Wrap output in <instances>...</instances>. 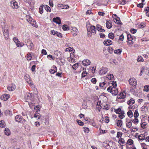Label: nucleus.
<instances>
[{
    "label": "nucleus",
    "instance_id": "1a4fd4ad",
    "mask_svg": "<svg viewBox=\"0 0 149 149\" xmlns=\"http://www.w3.org/2000/svg\"><path fill=\"white\" fill-rule=\"evenodd\" d=\"M10 96L9 95L5 94L1 97V99L4 101H6L10 97Z\"/></svg>",
    "mask_w": 149,
    "mask_h": 149
},
{
    "label": "nucleus",
    "instance_id": "f3484780",
    "mask_svg": "<svg viewBox=\"0 0 149 149\" xmlns=\"http://www.w3.org/2000/svg\"><path fill=\"white\" fill-rule=\"evenodd\" d=\"M139 140L142 141L144 140H145V136L144 134H141L138 136Z\"/></svg>",
    "mask_w": 149,
    "mask_h": 149
},
{
    "label": "nucleus",
    "instance_id": "c756f323",
    "mask_svg": "<svg viewBox=\"0 0 149 149\" xmlns=\"http://www.w3.org/2000/svg\"><path fill=\"white\" fill-rule=\"evenodd\" d=\"M146 11V16L149 17V7H147L145 9Z\"/></svg>",
    "mask_w": 149,
    "mask_h": 149
},
{
    "label": "nucleus",
    "instance_id": "2f4dec72",
    "mask_svg": "<svg viewBox=\"0 0 149 149\" xmlns=\"http://www.w3.org/2000/svg\"><path fill=\"white\" fill-rule=\"evenodd\" d=\"M144 91L148 92L149 91V85H145L144 86V88L143 89Z\"/></svg>",
    "mask_w": 149,
    "mask_h": 149
},
{
    "label": "nucleus",
    "instance_id": "58836bf2",
    "mask_svg": "<svg viewBox=\"0 0 149 149\" xmlns=\"http://www.w3.org/2000/svg\"><path fill=\"white\" fill-rule=\"evenodd\" d=\"M113 89V88L111 86H110L107 88V90L108 92L112 93Z\"/></svg>",
    "mask_w": 149,
    "mask_h": 149
},
{
    "label": "nucleus",
    "instance_id": "a211bd4d",
    "mask_svg": "<svg viewBox=\"0 0 149 149\" xmlns=\"http://www.w3.org/2000/svg\"><path fill=\"white\" fill-rule=\"evenodd\" d=\"M4 133L5 135L9 136L10 134L11 133L9 129L7 128H5Z\"/></svg>",
    "mask_w": 149,
    "mask_h": 149
},
{
    "label": "nucleus",
    "instance_id": "6e6552de",
    "mask_svg": "<svg viewBox=\"0 0 149 149\" xmlns=\"http://www.w3.org/2000/svg\"><path fill=\"white\" fill-rule=\"evenodd\" d=\"M107 68L103 67L101 70L100 71V75L104 74L107 72Z\"/></svg>",
    "mask_w": 149,
    "mask_h": 149
},
{
    "label": "nucleus",
    "instance_id": "0eeeda50",
    "mask_svg": "<svg viewBox=\"0 0 149 149\" xmlns=\"http://www.w3.org/2000/svg\"><path fill=\"white\" fill-rule=\"evenodd\" d=\"M126 93L125 92L121 93L118 96L117 98L119 99H124L126 96Z\"/></svg>",
    "mask_w": 149,
    "mask_h": 149
},
{
    "label": "nucleus",
    "instance_id": "4468645a",
    "mask_svg": "<svg viewBox=\"0 0 149 149\" xmlns=\"http://www.w3.org/2000/svg\"><path fill=\"white\" fill-rule=\"evenodd\" d=\"M58 6L59 8H61L62 9H67L69 8L68 5H63L62 4H58Z\"/></svg>",
    "mask_w": 149,
    "mask_h": 149
},
{
    "label": "nucleus",
    "instance_id": "f704fd0d",
    "mask_svg": "<svg viewBox=\"0 0 149 149\" xmlns=\"http://www.w3.org/2000/svg\"><path fill=\"white\" fill-rule=\"evenodd\" d=\"M123 134V133L120 132H118L117 133L116 137L118 138H120Z\"/></svg>",
    "mask_w": 149,
    "mask_h": 149
},
{
    "label": "nucleus",
    "instance_id": "5701e85b",
    "mask_svg": "<svg viewBox=\"0 0 149 149\" xmlns=\"http://www.w3.org/2000/svg\"><path fill=\"white\" fill-rule=\"evenodd\" d=\"M118 90L117 88L113 89V92L112 93V94L113 95H116L118 94Z\"/></svg>",
    "mask_w": 149,
    "mask_h": 149
},
{
    "label": "nucleus",
    "instance_id": "5fc2aeb1",
    "mask_svg": "<svg viewBox=\"0 0 149 149\" xmlns=\"http://www.w3.org/2000/svg\"><path fill=\"white\" fill-rule=\"evenodd\" d=\"M124 113H121L120 114H119L118 116V117L120 119H123L124 117L125 116L124 114Z\"/></svg>",
    "mask_w": 149,
    "mask_h": 149
},
{
    "label": "nucleus",
    "instance_id": "a878e982",
    "mask_svg": "<svg viewBox=\"0 0 149 149\" xmlns=\"http://www.w3.org/2000/svg\"><path fill=\"white\" fill-rule=\"evenodd\" d=\"M141 125L142 128L143 129L146 128L147 127V124L145 122H143L142 123H141Z\"/></svg>",
    "mask_w": 149,
    "mask_h": 149
},
{
    "label": "nucleus",
    "instance_id": "ea45409f",
    "mask_svg": "<svg viewBox=\"0 0 149 149\" xmlns=\"http://www.w3.org/2000/svg\"><path fill=\"white\" fill-rule=\"evenodd\" d=\"M139 116V114L137 109L136 110L134 114V116L135 118H137Z\"/></svg>",
    "mask_w": 149,
    "mask_h": 149
},
{
    "label": "nucleus",
    "instance_id": "dca6fc26",
    "mask_svg": "<svg viewBox=\"0 0 149 149\" xmlns=\"http://www.w3.org/2000/svg\"><path fill=\"white\" fill-rule=\"evenodd\" d=\"M127 42L129 45H132L134 43V42L133 41L134 40V38H127Z\"/></svg>",
    "mask_w": 149,
    "mask_h": 149
},
{
    "label": "nucleus",
    "instance_id": "e433bc0d",
    "mask_svg": "<svg viewBox=\"0 0 149 149\" xmlns=\"http://www.w3.org/2000/svg\"><path fill=\"white\" fill-rule=\"evenodd\" d=\"M26 18L27 21L29 23H30V22L32 21L33 20V19L29 15L26 16Z\"/></svg>",
    "mask_w": 149,
    "mask_h": 149
},
{
    "label": "nucleus",
    "instance_id": "f257e3e1",
    "mask_svg": "<svg viewBox=\"0 0 149 149\" xmlns=\"http://www.w3.org/2000/svg\"><path fill=\"white\" fill-rule=\"evenodd\" d=\"M87 29L88 31V37H90L92 36V35H93L95 33L96 31V29L95 26H94L90 25L87 26Z\"/></svg>",
    "mask_w": 149,
    "mask_h": 149
},
{
    "label": "nucleus",
    "instance_id": "4c0bfd02",
    "mask_svg": "<svg viewBox=\"0 0 149 149\" xmlns=\"http://www.w3.org/2000/svg\"><path fill=\"white\" fill-rule=\"evenodd\" d=\"M127 114L130 118H131L133 116V113L131 110H130L127 112Z\"/></svg>",
    "mask_w": 149,
    "mask_h": 149
},
{
    "label": "nucleus",
    "instance_id": "2eb2a0df",
    "mask_svg": "<svg viewBox=\"0 0 149 149\" xmlns=\"http://www.w3.org/2000/svg\"><path fill=\"white\" fill-rule=\"evenodd\" d=\"M27 45L28 48L30 50H31L33 48V44L31 41L28 42Z\"/></svg>",
    "mask_w": 149,
    "mask_h": 149
},
{
    "label": "nucleus",
    "instance_id": "f03ea898",
    "mask_svg": "<svg viewBox=\"0 0 149 149\" xmlns=\"http://www.w3.org/2000/svg\"><path fill=\"white\" fill-rule=\"evenodd\" d=\"M15 118L16 121L23 124V127L25 126V124H26V121L22 116L19 115H17L15 116Z\"/></svg>",
    "mask_w": 149,
    "mask_h": 149
},
{
    "label": "nucleus",
    "instance_id": "69168bd1",
    "mask_svg": "<svg viewBox=\"0 0 149 149\" xmlns=\"http://www.w3.org/2000/svg\"><path fill=\"white\" fill-rule=\"evenodd\" d=\"M68 49L69 52H72L74 53V52L73 51H75L74 49H73V48L72 47H69L68 48Z\"/></svg>",
    "mask_w": 149,
    "mask_h": 149
},
{
    "label": "nucleus",
    "instance_id": "680f3d73",
    "mask_svg": "<svg viewBox=\"0 0 149 149\" xmlns=\"http://www.w3.org/2000/svg\"><path fill=\"white\" fill-rule=\"evenodd\" d=\"M100 37H104L105 36L104 32H103L100 33Z\"/></svg>",
    "mask_w": 149,
    "mask_h": 149
},
{
    "label": "nucleus",
    "instance_id": "bb28decb",
    "mask_svg": "<svg viewBox=\"0 0 149 149\" xmlns=\"http://www.w3.org/2000/svg\"><path fill=\"white\" fill-rule=\"evenodd\" d=\"M122 50L121 49H117L115 50L114 51V53L117 54H120Z\"/></svg>",
    "mask_w": 149,
    "mask_h": 149
},
{
    "label": "nucleus",
    "instance_id": "603ef678",
    "mask_svg": "<svg viewBox=\"0 0 149 149\" xmlns=\"http://www.w3.org/2000/svg\"><path fill=\"white\" fill-rule=\"evenodd\" d=\"M87 74V72L86 71H83L81 74V77H85Z\"/></svg>",
    "mask_w": 149,
    "mask_h": 149
},
{
    "label": "nucleus",
    "instance_id": "cd10ccee",
    "mask_svg": "<svg viewBox=\"0 0 149 149\" xmlns=\"http://www.w3.org/2000/svg\"><path fill=\"white\" fill-rule=\"evenodd\" d=\"M5 126V123L4 121L3 120H1L0 121V127H4Z\"/></svg>",
    "mask_w": 149,
    "mask_h": 149
},
{
    "label": "nucleus",
    "instance_id": "de8ad7c7",
    "mask_svg": "<svg viewBox=\"0 0 149 149\" xmlns=\"http://www.w3.org/2000/svg\"><path fill=\"white\" fill-rule=\"evenodd\" d=\"M43 6H41L40 8H39V13L42 14L43 13Z\"/></svg>",
    "mask_w": 149,
    "mask_h": 149
},
{
    "label": "nucleus",
    "instance_id": "6ab92c4d",
    "mask_svg": "<svg viewBox=\"0 0 149 149\" xmlns=\"http://www.w3.org/2000/svg\"><path fill=\"white\" fill-rule=\"evenodd\" d=\"M135 103V101L133 98H131L130 100L127 101V104L130 106H131Z\"/></svg>",
    "mask_w": 149,
    "mask_h": 149
},
{
    "label": "nucleus",
    "instance_id": "9d476101",
    "mask_svg": "<svg viewBox=\"0 0 149 149\" xmlns=\"http://www.w3.org/2000/svg\"><path fill=\"white\" fill-rule=\"evenodd\" d=\"M16 88V86L14 84H12L9 85L7 87L9 91H14Z\"/></svg>",
    "mask_w": 149,
    "mask_h": 149
},
{
    "label": "nucleus",
    "instance_id": "e2e57ef3",
    "mask_svg": "<svg viewBox=\"0 0 149 149\" xmlns=\"http://www.w3.org/2000/svg\"><path fill=\"white\" fill-rule=\"evenodd\" d=\"M27 55L28 56L27 57L28 58V60H30L32 58L31 55V54L30 53H29L28 54H27Z\"/></svg>",
    "mask_w": 149,
    "mask_h": 149
},
{
    "label": "nucleus",
    "instance_id": "c9c22d12",
    "mask_svg": "<svg viewBox=\"0 0 149 149\" xmlns=\"http://www.w3.org/2000/svg\"><path fill=\"white\" fill-rule=\"evenodd\" d=\"M34 116L35 118H38L37 119H39L40 118V114L38 112H36L34 114Z\"/></svg>",
    "mask_w": 149,
    "mask_h": 149
},
{
    "label": "nucleus",
    "instance_id": "72a5a7b5",
    "mask_svg": "<svg viewBox=\"0 0 149 149\" xmlns=\"http://www.w3.org/2000/svg\"><path fill=\"white\" fill-rule=\"evenodd\" d=\"M29 23L34 27H36L37 26L36 22L34 19L32 21L30 22Z\"/></svg>",
    "mask_w": 149,
    "mask_h": 149
},
{
    "label": "nucleus",
    "instance_id": "7c9ffc66",
    "mask_svg": "<svg viewBox=\"0 0 149 149\" xmlns=\"http://www.w3.org/2000/svg\"><path fill=\"white\" fill-rule=\"evenodd\" d=\"M132 121L131 120H130L129 122H127L126 124V126L128 128H130L132 126V123L131 122Z\"/></svg>",
    "mask_w": 149,
    "mask_h": 149
},
{
    "label": "nucleus",
    "instance_id": "4be33fe9",
    "mask_svg": "<svg viewBox=\"0 0 149 149\" xmlns=\"http://www.w3.org/2000/svg\"><path fill=\"white\" fill-rule=\"evenodd\" d=\"M117 122H116V124L117 125V126L118 127H120L123 124V122L122 120H118L117 119Z\"/></svg>",
    "mask_w": 149,
    "mask_h": 149
},
{
    "label": "nucleus",
    "instance_id": "412c9836",
    "mask_svg": "<svg viewBox=\"0 0 149 149\" xmlns=\"http://www.w3.org/2000/svg\"><path fill=\"white\" fill-rule=\"evenodd\" d=\"M3 34L4 37H7L8 36V28L6 27L5 29L3 32Z\"/></svg>",
    "mask_w": 149,
    "mask_h": 149
},
{
    "label": "nucleus",
    "instance_id": "49530a36",
    "mask_svg": "<svg viewBox=\"0 0 149 149\" xmlns=\"http://www.w3.org/2000/svg\"><path fill=\"white\" fill-rule=\"evenodd\" d=\"M83 129L84 132L86 133H88L89 131V129L87 127H83Z\"/></svg>",
    "mask_w": 149,
    "mask_h": 149
},
{
    "label": "nucleus",
    "instance_id": "aec40b11",
    "mask_svg": "<svg viewBox=\"0 0 149 149\" xmlns=\"http://www.w3.org/2000/svg\"><path fill=\"white\" fill-rule=\"evenodd\" d=\"M72 33L74 36H76L78 33V30L75 28H73L72 29Z\"/></svg>",
    "mask_w": 149,
    "mask_h": 149
},
{
    "label": "nucleus",
    "instance_id": "8fccbe9b",
    "mask_svg": "<svg viewBox=\"0 0 149 149\" xmlns=\"http://www.w3.org/2000/svg\"><path fill=\"white\" fill-rule=\"evenodd\" d=\"M112 85L113 86V88L114 89H115V88L117 86V84L116 82L115 81H112V83H111Z\"/></svg>",
    "mask_w": 149,
    "mask_h": 149
},
{
    "label": "nucleus",
    "instance_id": "09e8293b",
    "mask_svg": "<svg viewBox=\"0 0 149 149\" xmlns=\"http://www.w3.org/2000/svg\"><path fill=\"white\" fill-rule=\"evenodd\" d=\"M108 51L111 54L112 53L113 50V48L112 47H109L108 48Z\"/></svg>",
    "mask_w": 149,
    "mask_h": 149
},
{
    "label": "nucleus",
    "instance_id": "3c124183",
    "mask_svg": "<svg viewBox=\"0 0 149 149\" xmlns=\"http://www.w3.org/2000/svg\"><path fill=\"white\" fill-rule=\"evenodd\" d=\"M77 121L78 124L80 125L83 126L84 125V123L81 120H77Z\"/></svg>",
    "mask_w": 149,
    "mask_h": 149
},
{
    "label": "nucleus",
    "instance_id": "bf43d9fd",
    "mask_svg": "<svg viewBox=\"0 0 149 149\" xmlns=\"http://www.w3.org/2000/svg\"><path fill=\"white\" fill-rule=\"evenodd\" d=\"M126 1L125 0H119V3L122 4L124 5L126 3Z\"/></svg>",
    "mask_w": 149,
    "mask_h": 149
},
{
    "label": "nucleus",
    "instance_id": "052dcab7",
    "mask_svg": "<svg viewBox=\"0 0 149 149\" xmlns=\"http://www.w3.org/2000/svg\"><path fill=\"white\" fill-rule=\"evenodd\" d=\"M109 121V117L107 116L105 117V122L106 123H108Z\"/></svg>",
    "mask_w": 149,
    "mask_h": 149
},
{
    "label": "nucleus",
    "instance_id": "79ce46f5",
    "mask_svg": "<svg viewBox=\"0 0 149 149\" xmlns=\"http://www.w3.org/2000/svg\"><path fill=\"white\" fill-rule=\"evenodd\" d=\"M24 77L26 81L28 83L29 82V81H30V79L29 78L30 77L29 75L28 74H26L25 75Z\"/></svg>",
    "mask_w": 149,
    "mask_h": 149
},
{
    "label": "nucleus",
    "instance_id": "6e6d98bb",
    "mask_svg": "<svg viewBox=\"0 0 149 149\" xmlns=\"http://www.w3.org/2000/svg\"><path fill=\"white\" fill-rule=\"evenodd\" d=\"M103 109H106V110H108L109 109V105L106 104L104 106Z\"/></svg>",
    "mask_w": 149,
    "mask_h": 149
},
{
    "label": "nucleus",
    "instance_id": "b1692460",
    "mask_svg": "<svg viewBox=\"0 0 149 149\" xmlns=\"http://www.w3.org/2000/svg\"><path fill=\"white\" fill-rule=\"evenodd\" d=\"M62 29L64 31H68L70 30V27L68 25L64 24L62 26Z\"/></svg>",
    "mask_w": 149,
    "mask_h": 149
},
{
    "label": "nucleus",
    "instance_id": "7ed1b4c3",
    "mask_svg": "<svg viewBox=\"0 0 149 149\" xmlns=\"http://www.w3.org/2000/svg\"><path fill=\"white\" fill-rule=\"evenodd\" d=\"M129 83L130 85H131L134 88H135L137 85L136 80L133 78H131L129 80Z\"/></svg>",
    "mask_w": 149,
    "mask_h": 149
},
{
    "label": "nucleus",
    "instance_id": "c03bdc74",
    "mask_svg": "<svg viewBox=\"0 0 149 149\" xmlns=\"http://www.w3.org/2000/svg\"><path fill=\"white\" fill-rule=\"evenodd\" d=\"M133 140L131 139H129L127 141V143L128 144L130 145L132 144L133 143Z\"/></svg>",
    "mask_w": 149,
    "mask_h": 149
},
{
    "label": "nucleus",
    "instance_id": "39448f33",
    "mask_svg": "<svg viewBox=\"0 0 149 149\" xmlns=\"http://www.w3.org/2000/svg\"><path fill=\"white\" fill-rule=\"evenodd\" d=\"M54 54L56 58L60 59L61 58L62 54L61 52L58 51H56L54 52Z\"/></svg>",
    "mask_w": 149,
    "mask_h": 149
},
{
    "label": "nucleus",
    "instance_id": "0e129e2a",
    "mask_svg": "<svg viewBox=\"0 0 149 149\" xmlns=\"http://www.w3.org/2000/svg\"><path fill=\"white\" fill-rule=\"evenodd\" d=\"M47 58H48L50 60L51 59L52 60H54V57H53L50 54L48 55Z\"/></svg>",
    "mask_w": 149,
    "mask_h": 149
},
{
    "label": "nucleus",
    "instance_id": "c85d7f7f",
    "mask_svg": "<svg viewBox=\"0 0 149 149\" xmlns=\"http://www.w3.org/2000/svg\"><path fill=\"white\" fill-rule=\"evenodd\" d=\"M136 118H135L133 120H131L132 122L134 123L135 125L139 123V120Z\"/></svg>",
    "mask_w": 149,
    "mask_h": 149
},
{
    "label": "nucleus",
    "instance_id": "a19ab883",
    "mask_svg": "<svg viewBox=\"0 0 149 149\" xmlns=\"http://www.w3.org/2000/svg\"><path fill=\"white\" fill-rule=\"evenodd\" d=\"M119 143L120 144L121 143L122 144H124L125 143V141L124 139L121 138H120L118 141Z\"/></svg>",
    "mask_w": 149,
    "mask_h": 149
},
{
    "label": "nucleus",
    "instance_id": "a18cd8bd",
    "mask_svg": "<svg viewBox=\"0 0 149 149\" xmlns=\"http://www.w3.org/2000/svg\"><path fill=\"white\" fill-rule=\"evenodd\" d=\"M137 61L138 62H142L143 61V59L142 56H138V58L137 59Z\"/></svg>",
    "mask_w": 149,
    "mask_h": 149
},
{
    "label": "nucleus",
    "instance_id": "20e7f679",
    "mask_svg": "<svg viewBox=\"0 0 149 149\" xmlns=\"http://www.w3.org/2000/svg\"><path fill=\"white\" fill-rule=\"evenodd\" d=\"M10 6L14 9H17L19 7L17 2L15 1H12L10 2Z\"/></svg>",
    "mask_w": 149,
    "mask_h": 149
},
{
    "label": "nucleus",
    "instance_id": "9b49d317",
    "mask_svg": "<svg viewBox=\"0 0 149 149\" xmlns=\"http://www.w3.org/2000/svg\"><path fill=\"white\" fill-rule=\"evenodd\" d=\"M51 33L52 34H53L54 36H58V37H62V36L61 34L58 32H56L55 31H51Z\"/></svg>",
    "mask_w": 149,
    "mask_h": 149
},
{
    "label": "nucleus",
    "instance_id": "13d9d810",
    "mask_svg": "<svg viewBox=\"0 0 149 149\" xmlns=\"http://www.w3.org/2000/svg\"><path fill=\"white\" fill-rule=\"evenodd\" d=\"M91 81L93 84H95L96 83L97 80L95 78H94L91 79Z\"/></svg>",
    "mask_w": 149,
    "mask_h": 149
},
{
    "label": "nucleus",
    "instance_id": "774afa93",
    "mask_svg": "<svg viewBox=\"0 0 149 149\" xmlns=\"http://www.w3.org/2000/svg\"><path fill=\"white\" fill-rule=\"evenodd\" d=\"M41 53L42 54L44 55H46L47 54V52L44 49H42L41 51Z\"/></svg>",
    "mask_w": 149,
    "mask_h": 149
},
{
    "label": "nucleus",
    "instance_id": "f8f14e48",
    "mask_svg": "<svg viewBox=\"0 0 149 149\" xmlns=\"http://www.w3.org/2000/svg\"><path fill=\"white\" fill-rule=\"evenodd\" d=\"M53 21L54 22L58 24H60L61 23V20L58 17L54 18L53 19Z\"/></svg>",
    "mask_w": 149,
    "mask_h": 149
},
{
    "label": "nucleus",
    "instance_id": "473e14b6",
    "mask_svg": "<svg viewBox=\"0 0 149 149\" xmlns=\"http://www.w3.org/2000/svg\"><path fill=\"white\" fill-rule=\"evenodd\" d=\"M114 21L115 23H117L118 24H120V19L119 18H115L114 19Z\"/></svg>",
    "mask_w": 149,
    "mask_h": 149
},
{
    "label": "nucleus",
    "instance_id": "423d86ee",
    "mask_svg": "<svg viewBox=\"0 0 149 149\" xmlns=\"http://www.w3.org/2000/svg\"><path fill=\"white\" fill-rule=\"evenodd\" d=\"M13 41L17 47H21L22 46L23 44L21 43L18 40L17 38H13Z\"/></svg>",
    "mask_w": 149,
    "mask_h": 149
},
{
    "label": "nucleus",
    "instance_id": "338daca9",
    "mask_svg": "<svg viewBox=\"0 0 149 149\" xmlns=\"http://www.w3.org/2000/svg\"><path fill=\"white\" fill-rule=\"evenodd\" d=\"M136 29H131L130 31L132 33H134L136 32Z\"/></svg>",
    "mask_w": 149,
    "mask_h": 149
},
{
    "label": "nucleus",
    "instance_id": "37998d69",
    "mask_svg": "<svg viewBox=\"0 0 149 149\" xmlns=\"http://www.w3.org/2000/svg\"><path fill=\"white\" fill-rule=\"evenodd\" d=\"M122 110L120 108H118L117 109L115 110V112L116 113H118L119 114L122 113Z\"/></svg>",
    "mask_w": 149,
    "mask_h": 149
},
{
    "label": "nucleus",
    "instance_id": "ddd939ff",
    "mask_svg": "<svg viewBox=\"0 0 149 149\" xmlns=\"http://www.w3.org/2000/svg\"><path fill=\"white\" fill-rule=\"evenodd\" d=\"M104 44L106 46H109L112 44V41L110 40H107L104 41L103 42Z\"/></svg>",
    "mask_w": 149,
    "mask_h": 149
},
{
    "label": "nucleus",
    "instance_id": "393cba45",
    "mask_svg": "<svg viewBox=\"0 0 149 149\" xmlns=\"http://www.w3.org/2000/svg\"><path fill=\"white\" fill-rule=\"evenodd\" d=\"M106 26L108 28L110 29L112 26V24L109 21H107L106 23Z\"/></svg>",
    "mask_w": 149,
    "mask_h": 149
},
{
    "label": "nucleus",
    "instance_id": "4d7b16f0",
    "mask_svg": "<svg viewBox=\"0 0 149 149\" xmlns=\"http://www.w3.org/2000/svg\"><path fill=\"white\" fill-rule=\"evenodd\" d=\"M49 72L52 74H54L55 72H56V70H55L51 68L49 70Z\"/></svg>",
    "mask_w": 149,
    "mask_h": 149
},
{
    "label": "nucleus",
    "instance_id": "864d4df0",
    "mask_svg": "<svg viewBox=\"0 0 149 149\" xmlns=\"http://www.w3.org/2000/svg\"><path fill=\"white\" fill-rule=\"evenodd\" d=\"M113 75L112 74H110L109 75H108V77H107L109 79H111L112 78H113Z\"/></svg>",
    "mask_w": 149,
    "mask_h": 149
}]
</instances>
